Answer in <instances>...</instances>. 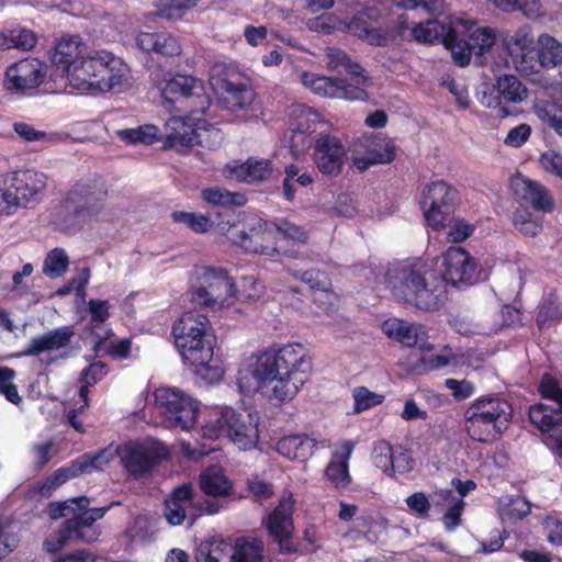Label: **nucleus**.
<instances>
[{
    "label": "nucleus",
    "instance_id": "56",
    "mask_svg": "<svg viewBox=\"0 0 562 562\" xmlns=\"http://www.w3.org/2000/svg\"><path fill=\"white\" fill-rule=\"evenodd\" d=\"M15 371L9 367H0V394L12 404H20L22 397L16 385L13 383Z\"/></svg>",
    "mask_w": 562,
    "mask_h": 562
},
{
    "label": "nucleus",
    "instance_id": "48",
    "mask_svg": "<svg viewBox=\"0 0 562 562\" xmlns=\"http://www.w3.org/2000/svg\"><path fill=\"white\" fill-rule=\"evenodd\" d=\"M14 191L11 173L0 175V213L13 214L20 207L19 198Z\"/></svg>",
    "mask_w": 562,
    "mask_h": 562
},
{
    "label": "nucleus",
    "instance_id": "57",
    "mask_svg": "<svg viewBox=\"0 0 562 562\" xmlns=\"http://www.w3.org/2000/svg\"><path fill=\"white\" fill-rule=\"evenodd\" d=\"M385 449L389 452V461L393 472L404 474L412 470L413 459L408 450L403 449L401 446L393 448L389 445L385 446Z\"/></svg>",
    "mask_w": 562,
    "mask_h": 562
},
{
    "label": "nucleus",
    "instance_id": "22",
    "mask_svg": "<svg viewBox=\"0 0 562 562\" xmlns=\"http://www.w3.org/2000/svg\"><path fill=\"white\" fill-rule=\"evenodd\" d=\"M510 188L519 202V207H530L543 214L552 213L555 209L551 191L537 180L517 175L510 179Z\"/></svg>",
    "mask_w": 562,
    "mask_h": 562
},
{
    "label": "nucleus",
    "instance_id": "41",
    "mask_svg": "<svg viewBox=\"0 0 562 562\" xmlns=\"http://www.w3.org/2000/svg\"><path fill=\"white\" fill-rule=\"evenodd\" d=\"M535 112L541 123L562 137V103L555 100L540 101Z\"/></svg>",
    "mask_w": 562,
    "mask_h": 562
},
{
    "label": "nucleus",
    "instance_id": "47",
    "mask_svg": "<svg viewBox=\"0 0 562 562\" xmlns=\"http://www.w3.org/2000/svg\"><path fill=\"white\" fill-rule=\"evenodd\" d=\"M497 9L506 13L521 12L527 18L541 15L542 4L540 0H488Z\"/></svg>",
    "mask_w": 562,
    "mask_h": 562
},
{
    "label": "nucleus",
    "instance_id": "37",
    "mask_svg": "<svg viewBox=\"0 0 562 562\" xmlns=\"http://www.w3.org/2000/svg\"><path fill=\"white\" fill-rule=\"evenodd\" d=\"M234 416L232 407H214L207 411V418L201 427V436L205 439L215 440L224 436L227 430L229 417Z\"/></svg>",
    "mask_w": 562,
    "mask_h": 562
},
{
    "label": "nucleus",
    "instance_id": "64",
    "mask_svg": "<svg viewBox=\"0 0 562 562\" xmlns=\"http://www.w3.org/2000/svg\"><path fill=\"white\" fill-rule=\"evenodd\" d=\"M536 418L538 422L542 424L541 428H538L541 432L548 434L551 438L555 440V452L560 459H562V420L557 424H547L543 419L547 418V415H542L539 417L538 413L536 414Z\"/></svg>",
    "mask_w": 562,
    "mask_h": 562
},
{
    "label": "nucleus",
    "instance_id": "23",
    "mask_svg": "<svg viewBox=\"0 0 562 562\" xmlns=\"http://www.w3.org/2000/svg\"><path fill=\"white\" fill-rule=\"evenodd\" d=\"M538 393L541 398L551 401L552 404L531 405L528 414L531 424L537 428L542 427V424L536 418L537 413L539 417L547 415V418L543 419L547 424L562 422V387L559 381L550 373H544L539 381Z\"/></svg>",
    "mask_w": 562,
    "mask_h": 562
},
{
    "label": "nucleus",
    "instance_id": "36",
    "mask_svg": "<svg viewBox=\"0 0 562 562\" xmlns=\"http://www.w3.org/2000/svg\"><path fill=\"white\" fill-rule=\"evenodd\" d=\"M233 546L223 539L202 541L195 551V562H233Z\"/></svg>",
    "mask_w": 562,
    "mask_h": 562
},
{
    "label": "nucleus",
    "instance_id": "11",
    "mask_svg": "<svg viewBox=\"0 0 562 562\" xmlns=\"http://www.w3.org/2000/svg\"><path fill=\"white\" fill-rule=\"evenodd\" d=\"M117 456L128 476L140 479L169 458L166 446L156 439L128 441L117 448Z\"/></svg>",
    "mask_w": 562,
    "mask_h": 562
},
{
    "label": "nucleus",
    "instance_id": "53",
    "mask_svg": "<svg viewBox=\"0 0 562 562\" xmlns=\"http://www.w3.org/2000/svg\"><path fill=\"white\" fill-rule=\"evenodd\" d=\"M352 397L355 400L353 412L361 413L382 404L385 396L370 391L366 386H357L352 391Z\"/></svg>",
    "mask_w": 562,
    "mask_h": 562
},
{
    "label": "nucleus",
    "instance_id": "9",
    "mask_svg": "<svg viewBox=\"0 0 562 562\" xmlns=\"http://www.w3.org/2000/svg\"><path fill=\"white\" fill-rule=\"evenodd\" d=\"M108 196L105 183L100 178L80 179L66 193L61 206L68 212L69 225H83L103 210Z\"/></svg>",
    "mask_w": 562,
    "mask_h": 562
},
{
    "label": "nucleus",
    "instance_id": "19",
    "mask_svg": "<svg viewBox=\"0 0 562 562\" xmlns=\"http://www.w3.org/2000/svg\"><path fill=\"white\" fill-rule=\"evenodd\" d=\"M47 66L37 58L27 57L10 65L4 72L3 87L10 92L33 95L44 82Z\"/></svg>",
    "mask_w": 562,
    "mask_h": 562
},
{
    "label": "nucleus",
    "instance_id": "43",
    "mask_svg": "<svg viewBox=\"0 0 562 562\" xmlns=\"http://www.w3.org/2000/svg\"><path fill=\"white\" fill-rule=\"evenodd\" d=\"M310 128L311 126L308 124L299 122L297 126L290 131L288 143L293 158L299 159L304 156L307 150H313L315 137L312 136Z\"/></svg>",
    "mask_w": 562,
    "mask_h": 562
},
{
    "label": "nucleus",
    "instance_id": "54",
    "mask_svg": "<svg viewBox=\"0 0 562 562\" xmlns=\"http://www.w3.org/2000/svg\"><path fill=\"white\" fill-rule=\"evenodd\" d=\"M338 77H326V76H310L304 75V82L312 91L316 94L324 95L327 98H336L338 94L337 90Z\"/></svg>",
    "mask_w": 562,
    "mask_h": 562
},
{
    "label": "nucleus",
    "instance_id": "6",
    "mask_svg": "<svg viewBox=\"0 0 562 562\" xmlns=\"http://www.w3.org/2000/svg\"><path fill=\"white\" fill-rule=\"evenodd\" d=\"M149 81L159 90L164 105L169 111L205 114L212 103L204 82L194 76L172 74L158 65L149 69Z\"/></svg>",
    "mask_w": 562,
    "mask_h": 562
},
{
    "label": "nucleus",
    "instance_id": "42",
    "mask_svg": "<svg viewBox=\"0 0 562 562\" xmlns=\"http://www.w3.org/2000/svg\"><path fill=\"white\" fill-rule=\"evenodd\" d=\"M237 178L247 183H255L266 180L272 173V164L268 159H252L249 158L246 162L237 167Z\"/></svg>",
    "mask_w": 562,
    "mask_h": 562
},
{
    "label": "nucleus",
    "instance_id": "38",
    "mask_svg": "<svg viewBox=\"0 0 562 562\" xmlns=\"http://www.w3.org/2000/svg\"><path fill=\"white\" fill-rule=\"evenodd\" d=\"M37 44V35L30 29L16 26L0 33V48L31 50Z\"/></svg>",
    "mask_w": 562,
    "mask_h": 562
},
{
    "label": "nucleus",
    "instance_id": "26",
    "mask_svg": "<svg viewBox=\"0 0 562 562\" xmlns=\"http://www.w3.org/2000/svg\"><path fill=\"white\" fill-rule=\"evenodd\" d=\"M110 459L105 450H100L95 453H85L68 464L55 470L48 476L58 488L67 481L78 477L81 474H90L93 471L103 470V467L109 464Z\"/></svg>",
    "mask_w": 562,
    "mask_h": 562
},
{
    "label": "nucleus",
    "instance_id": "5",
    "mask_svg": "<svg viewBox=\"0 0 562 562\" xmlns=\"http://www.w3.org/2000/svg\"><path fill=\"white\" fill-rule=\"evenodd\" d=\"M504 43L516 70L522 75L539 74L562 64V44L547 33L535 41L527 25L517 29Z\"/></svg>",
    "mask_w": 562,
    "mask_h": 562
},
{
    "label": "nucleus",
    "instance_id": "40",
    "mask_svg": "<svg viewBox=\"0 0 562 562\" xmlns=\"http://www.w3.org/2000/svg\"><path fill=\"white\" fill-rule=\"evenodd\" d=\"M193 137L192 147L200 146L210 150L218 148L224 140V134L220 128L199 116Z\"/></svg>",
    "mask_w": 562,
    "mask_h": 562
},
{
    "label": "nucleus",
    "instance_id": "59",
    "mask_svg": "<svg viewBox=\"0 0 562 562\" xmlns=\"http://www.w3.org/2000/svg\"><path fill=\"white\" fill-rule=\"evenodd\" d=\"M300 279L308 284L314 291L326 292L330 289L331 282L328 274L319 269H308L300 273Z\"/></svg>",
    "mask_w": 562,
    "mask_h": 562
},
{
    "label": "nucleus",
    "instance_id": "16",
    "mask_svg": "<svg viewBox=\"0 0 562 562\" xmlns=\"http://www.w3.org/2000/svg\"><path fill=\"white\" fill-rule=\"evenodd\" d=\"M442 281L458 288L465 289L481 280L482 269L476 260L462 247L451 246L443 254Z\"/></svg>",
    "mask_w": 562,
    "mask_h": 562
},
{
    "label": "nucleus",
    "instance_id": "52",
    "mask_svg": "<svg viewBox=\"0 0 562 562\" xmlns=\"http://www.w3.org/2000/svg\"><path fill=\"white\" fill-rule=\"evenodd\" d=\"M496 41L495 30L492 27H479L470 36V45L477 57H482L490 52Z\"/></svg>",
    "mask_w": 562,
    "mask_h": 562
},
{
    "label": "nucleus",
    "instance_id": "3",
    "mask_svg": "<svg viewBox=\"0 0 562 562\" xmlns=\"http://www.w3.org/2000/svg\"><path fill=\"white\" fill-rule=\"evenodd\" d=\"M175 345L182 361L207 383L222 380L224 369L214 357L216 342L211 322L205 314L196 311L184 312L172 325Z\"/></svg>",
    "mask_w": 562,
    "mask_h": 562
},
{
    "label": "nucleus",
    "instance_id": "1",
    "mask_svg": "<svg viewBox=\"0 0 562 562\" xmlns=\"http://www.w3.org/2000/svg\"><path fill=\"white\" fill-rule=\"evenodd\" d=\"M312 360L301 344H288L260 351L246 371H239L238 385L243 393L262 391L279 403L292 401L308 381Z\"/></svg>",
    "mask_w": 562,
    "mask_h": 562
},
{
    "label": "nucleus",
    "instance_id": "15",
    "mask_svg": "<svg viewBox=\"0 0 562 562\" xmlns=\"http://www.w3.org/2000/svg\"><path fill=\"white\" fill-rule=\"evenodd\" d=\"M347 154V148L338 136L322 132L315 136L311 157L319 173L328 178H337L344 171L348 159Z\"/></svg>",
    "mask_w": 562,
    "mask_h": 562
},
{
    "label": "nucleus",
    "instance_id": "34",
    "mask_svg": "<svg viewBox=\"0 0 562 562\" xmlns=\"http://www.w3.org/2000/svg\"><path fill=\"white\" fill-rule=\"evenodd\" d=\"M317 448V441L307 435L284 436L277 442L276 450L279 454L292 461L305 462Z\"/></svg>",
    "mask_w": 562,
    "mask_h": 562
},
{
    "label": "nucleus",
    "instance_id": "35",
    "mask_svg": "<svg viewBox=\"0 0 562 562\" xmlns=\"http://www.w3.org/2000/svg\"><path fill=\"white\" fill-rule=\"evenodd\" d=\"M200 490L214 498L228 497L233 494V483L220 465H210L204 469L199 479Z\"/></svg>",
    "mask_w": 562,
    "mask_h": 562
},
{
    "label": "nucleus",
    "instance_id": "55",
    "mask_svg": "<svg viewBox=\"0 0 562 562\" xmlns=\"http://www.w3.org/2000/svg\"><path fill=\"white\" fill-rule=\"evenodd\" d=\"M562 318V311L554 301H546L538 307L536 324L540 330L549 328L559 323Z\"/></svg>",
    "mask_w": 562,
    "mask_h": 562
},
{
    "label": "nucleus",
    "instance_id": "20",
    "mask_svg": "<svg viewBox=\"0 0 562 562\" xmlns=\"http://www.w3.org/2000/svg\"><path fill=\"white\" fill-rule=\"evenodd\" d=\"M293 506L294 501L292 494L283 495L277 507L268 515L265 520L269 537L273 542L278 543L281 553L291 554L296 552L295 546L291 542L294 525H293Z\"/></svg>",
    "mask_w": 562,
    "mask_h": 562
},
{
    "label": "nucleus",
    "instance_id": "32",
    "mask_svg": "<svg viewBox=\"0 0 562 562\" xmlns=\"http://www.w3.org/2000/svg\"><path fill=\"white\" fill-rule=\"evenodd\" d=\"M227 419L226 436L243 449H249L256 445L259 431L251 414L234 409V416Z\"/></svg>",
    "mask_w": 562,
    "mask_h": 562
},
{
    "label": "nucleus",
    "instance_id": "62",
    "mask_svg": "<svg viewBox=\"0 0 562 562\" xmlns=\"http://www.w3.org/2000/svg\"><path fill=\"white\" fill-rule=\"evenodd\" d=\"M109 373V366L103 361L90 363L80 373V382L94 385L100 382Z\"/></svg>",
    "mask_w": 562,
    "mask_h": 562
},
{
    "label": "nucleus",
    "instance_id": "24",
    "mask_svg": "<svg viewBox=\"0 0 562 562\" xmlns=\"http://www.w3.org/2000/svg\"><path fill=\"white\" fill-rule=\"evenodd\" d=\"M136 45L153 60L173 61L182 54L180 38L168 31L139 32L136 36Z\"/></svg>",
    "mask_w": 562,
    "mask_h": 562
},
{
    "label": "nucleus",
    "instance_id": "50",
    "mask_svg": "<svg viewBox=\"0 0 562 562\" xmlns=\"http://www.w3.org/2000/svg\"><path fill=\"white\" fill-rule=\"evenodd\" d=\"M171 217L176 223L184 224L191 231L199 234L209 232L213 226V222L209 216L193 212L173 211Z\"/></svg>",
    "mask_w": 562,
    "mask_h": 562
},
{
    "label": "nucleus",
    "instance_id": "45",
    "mask_svg": "<svg viewBox=\"0 0 562 562\" xmlns=\"http://www.w3.org/2000/svg\"><path fill=\"white\" fill-rule=\"evenodd\" d=\"M200 0H160L156 2L155 14L167 21H177L183 18L186 12L195 7Z\"/></svg>",
    "mask_w": 562,
    "mask_h": 562
},
{
    "label": "nucleus",
    "instance_id": "10",
    "mask_svg": "<svg viewBox=\"0 0 562 562\" xmlns=\"http://www.w3.org/2000/svg\"><path fill=\"white\" fill-rule=\"evenodd\" d=\"M459 202V191L448 182L438 180L423 189L419 203L427 225L439 231L450 222Z\"/></svg>",
    "mask_w": 562,
    "mask_h": 562
},
{
    "label": "nucleus",
    "instance_id": "27",
    "mask_svg": "<svg viewBox=\"0 0 562 562\" xmlns=\"http://www.w3.org/2000/svg\"><path fill=\"white\" fill-rule=\"evenodd\" d=\"M413 38L424 44H443L446 48H453L457 44V30L449 16L435 18L416 24L412 29Z\"/></svg>",
    "mask_w": 562,
    "mask_h": 562
},
{
    "label": "nucleus",
    "instance_id": "17",
    "mask_svg": "<svg viewBox=\"0 0 562 562\" xmlns=\"http://www.w3.org/2000/svg\"><path fill=\"white\" fill-rule=\"evenodd\" d=\"M227 238L245 252L262 256L279 254L276 243V233L267 228V223L258 220L252 226L235 224L227 231Z\"/></svg>",
    "mask_w": 562,
    "mask_h": 562
},
{
    "label": "nucleus",
    "instance_id": "49",
    "mask_svg": "<svg viewBox=\"0 0 562 562\" xmlns=\"http://www.w3.org/2000/svg\"><path fill=\"white\" fill-rule=\"evenodd\" d=\"M513 224L526 236L535 237L542 231V221L533 216L526 207H518L513 215Z\"/></svg>",
    "mask_w": 562,
    "mask_h": 562
},
{
    "label": "nucleus",
    "instance_id": "14",
    "mask_svg": "<svg viewBox=\"0 0 562 562\" xmlns=\"http://www.w3.org/2000/svg\"><path fill=\"white\" fill-rule=\"evenodd\" d=\"M155 403L169 428L190 430L196 424L199 403L170 387H158Z\"/></svg>",
    "mask_w": 562,
    "mask_h": 562
},
{
    "label": "nucleus",
    "instance_id": "61",
    "mask_svg": "<svg viewBox=\"0 0 562 562\" xmlns=\"http://www.w3.org/2000/svg\"><path fill=\"white\" fill-rule=\"evenodd\" d=\"M337 92L336 98L346 99V100H367L369 98L368 92L360 88L359 86H355L349 83L346 79L339 78L337 80Z\"/></svg>",
    "mask_w": 562,
    "mask_h": 562
},
{
    "label": "nucleus",
    "instance_id": "44",
    "mask_svg": "<svg viewBox=\"0 0 562 562\" xmlns=\"http://www.w3.org/2000/svg\"><path fill=\"white\" fill-rule=\"evenodd\" d=\"M233 562H261L263 542L258 538L240 539L233 547Z\"/></svg>",
    "mask_w": 562,
    "mask_h": 562
},
{
    "label": "nucleus",
    "instance_id": "63",
    "mask_svg": "<svg viewBox=\"0 0 562 562\" xmlns=\"http://www.w3.org/2000/svg\"><path fill=\"white\" fill-rule=\"evenodd\" d=\"M450 93L454 95L458 105L461 109H468L471 104L468 88L464 85H460L457 80L450 76L445 78L441 82Z\"/></svg>",
    "mask_w": 562,
    "mask_h": 562
},
{
    "label": "nucleus",
    "instance_id": "39",
    "mask_svg": "<svg viewBox=\"0 0 562 562\" xmlns=\"http://www.w3.org/2000/svg\"><path fill=\"white\" fill-rule=\"evenodd\" d=\"M314 182L313 176L303 171L301 167L295 164H290L284 168V178L282 181V193L286 201H293L297 188H306Z\"/></svg>",
    "mask_w": 562,
    "mask_h": 562
},
{
    "label": "nucleus",
    "instance_id": "60",
    "mask_svg": "<svg viewBox=\"0 0 562 562\" xmlns=\"http://www.w3.org/2000/svg\"><path fill=\"white\" fill-rule=\"evenodd\" d=\"M539 164L549 175L562 179V154L557 150H547L540 155Z\"/></svg>",
    "mask_w": 562,
    "mask_h": 562
},
{
    "label": "nucleus",
    "instance_id": "28",
    "mask_svg": "<svg viewBox=\"0 0 562 562\" xmlns=\"http://www.w3.org/2000/svg\"><path fill=\"white\" fill-rule=\"evenodd\" d=\"M187 115L171 116L165 125L166 135L164 146L179 151L192 148L198 113L188 111Z\"/></svg>",
    "mask_w": 562,
    "mask_h": 562
},
{
    "label": "nucleus",
    "instance_id": "31",
    "mask_svg": "<svg viewBox=\"0 0 562 562\" xmlns=\"http://www.w3.org/2000/svg\"><path fill=\"white\" fill-rule=\"evenodd\" d=\"M355 443L351 440L341 441L331 453V459L326 467L325 475L336 488H345L350 482L349 459Z\"/></svg>",
    "mask_w": 562,
    "mask_h": 562
},
{
    "label": "nucleus",
    "instance_id": "51",
    "mask_svg": "<svg viewBox=\"0 0 562 562\" xmlns=\"http://www.w3.org/2000/svg\"><path fill=\"white\" fill-rule=\"evenodd\" d=\"M69 258L61 248L50 250L43 265V272L50 278L61 277L68 269Z\"/></svg>",
    "mask_w": 562,
    "mask_h": 562
},
{
    "label": "nucleus",
    "instance_id": "46",
    "mask_svg": "<svg viewBox=\"0 0 562 562\" xmlns=\"http://www.w3.org/2000/svg\"><path fill=\"white\" fill-rule=\"evenodd\" d=\"M202 198L209 204L217 206H241L247 202L245 194L218 187L204 189Z\"/></svg>",
    "mask_w": 562,
    "mask_h": 562
},
{
    "label": "nucleus",
    "instance_id": "18",
    "mask_svg": "<svg viewBox=\"0 0 562 562\" xmlns=\"http://www.w3.org/2000/svg\"><path fill=\"white\" fill-rule=\"evenodd\" d=\"M528 98V89L515 75L504 74L495 78L494 82L483 92L482 104L490 109H497L501 117L512 114L508 104H518Z\"/></svg>",
    "mask_w": 562,
    "mask_h": 562
},
{
    "label": "nucleus",
    "instance_id": "7",
    "mask_svg": "<svg viewBox=\"0 0 562 562\" xmlns=\"http://www.w3.org/2000/svg\"><path fill=\"white\" fill-rule=\"evenodd\" d=\"M90 503L88 496L71 498V504L77 506L78 514L66 518L57 530L45 538L43 547L46 552L56 555L71 543H92L97 541L101 531L95 526V521L102 519L111 508L122 505L120 501H112L106 506L90 508Z\"/></svg>",
    "mask_w": 562,
    "mask_h": 562
},
{
    "label": "nucleus",
    "instance_id": "29",
    "mask_svg": "<svg viewBox=\"0 0 562 562\" xmlns=\"http://www.w3.org/2000/svg\"><path fill=\"white\" fill-rule=\"evenodd\" d=\"M396 146L393 139L374 135L367 146L366 154L355 159V166L358 170L364 171L371 166L387 165L395 160Z\"/></svg>",
    "mask_w": 562,
    "mask_h": 562
},
{
    "label": "nucleus",
    "instance_id": "13",
    "mask_svg": "<svg viewBox=\"0 0 562 562\" xmlns=\"http://www.w3.org/2000/svg\"><path fill=\"white\" fill-rule=\"evenodd\" d=\"M235 296L236 284L222 268H205L192 291V301L211 310L229 306Z\"/></svg>",
    "mask_w": 562,
    "mask_h": 562
},
{
    "label": "nucleus",
    "instance_id": "30",
    "mask_svg": "<svg viewBox=\"0 0 562 562\" xmlns=\"http://www.w3.org/2000/svg\"><path fill=\"white\" fill-rule=\"evenodd\" d=\"M384 334L404 346L417 347L420 350H430L432 346L427 341V334L425 330L409 324L405 321L393 318L383 323Z\"/></svg>",
    "mask_w": 562,
    "mask_h": 562
},
{
    "label": "nucleus",
    "instance_id": "58",
    "mask_svg": "<svg viewBox=\"0 0 562 562\" xmlns=\"http://www.w3.org/2000/svg\"><path fill=\"white\" fill-rule=\"evenodd\" d=\"M395 4L405 10L422 8L427 13L436 16L441 15L445 10L443 0H395Z\"/></svg>",
    "mask_w": 562,
    "mask_h": 562
},
{
    "label": "nucleus",
    "instance_id": "4",
    "mask_svg": "<svg viewBox=\"0 0 562 562\" xmlns=\"http://www.w3.org/2000/svg\"><path fill=\"white\" fill-rule=\"evenodd\" d=\"M425 273L419 263H397L387 269L385 283L397 302L425 312L438 311L448 301V291L442 281H428Z\"/></svg>",
    "mask_w": 562,
    "mask_h": 562
},
{
    "label": "nucleus",
    "instance_id": "25",
    "mask_svg": "<svg viewBox=\"0 0 562 562\" xmlns=\"http://www.w3.org/2000/svg\"><path fill=\"white\" fill-rule=\"evenodd\" d=\"M19 198L20 207L38 203L45 195L47 177L34 169H24L10 172Z\"/></svg>",
    "mask_w": 562,
    "mask_h": 562
},
{
    "label": "nucleus",
    "instance_id": "2",
    "mask_svg": "<svg viewBox=\"0 0 562 562\" xmlns=\"http://www.w3.org/2000/svg\"><path fill=\"white\" fill-rule=\"evenodd\" d=\"M86 45L79 36L63 37L50 57L57 71L80 91L122 92L130 86V67L110 52L85 55Z\"/></svg>",
    "mask_w": 562,
    "mask_h": 562
},
{
    "label": "nucleus",
    "instance_id": "33",
    "mask_svg": "<svg viewBox=\"0 0 562 562\" xmlns=\"http://www.w3.org/2000/svg\"><path fill=\"white\" fill-rule=\"evenodd\" d=\"M74 336L69 326H61L45 335L34 337L30 340L20 356L35 357L42 352L56 350L68 346Z\"/></svg>",
    "mask_w": 562,
    "mask_h": 562
},
{
    "label": "nucleus",
    "instance_id": "8",
    "mask_svg": "<svg viewBox=\"0 0 562 562\" xmlns=\"http://www.w3.org/2000/svg\"><path fill=\"white\" fill-rule=\"evenodd\" d=\"M513 415V405L506 398L480 396L464 412V429L472 440L492 443L509 428Z\"/></svg>",
    "mask_w": 562,
    "mask_h": 562
},
{
    "label": "nucleus",
    "instance_id": "21",
    "mask_svg": "<svg viewBox=\"0 0 562 562\" xmlns=\"http://www.w3.org/2000/svg\"><path fill=\"white\" fill-rule=\"evenodd\" d=\"M195 491L192 483L176 486L164 502V516L171 526H180L187 519L190 525L202 516V509L195 504Z\"/></svg>",
    "mask_w": 562,
    "mask_h": 562
},
{
    "label": "nucleus",
    "instance_id": "12",
    "mask_svg": "<svg viewBox=\"0 0 562 562\" xmlns=\"http://www.w3.org/2000/svg\"><path fill=\"white\" fill-rule=\"evenodd\" d=\"M211 82L218 100L229 111L249 109L257 95L250 78L233 67L222 68Z\"/></svg>",
    "mask_w": 562,
    "mask_h": 562
}]
</instances>
